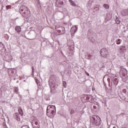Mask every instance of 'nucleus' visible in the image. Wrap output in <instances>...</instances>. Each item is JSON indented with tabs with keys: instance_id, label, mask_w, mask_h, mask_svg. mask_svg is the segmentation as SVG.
I'll return each instance as SVG.
<instances>
[{
	"instance_id": "72a5a7b5",
	"label": "nucleus",
	"mask_w": 128,
	"mask_h": 128,
	"mask_svg": "<svg viewBox=\"0 0 128 128\" xmlns=\"http://www.w3.org/2000/svg\"><path fill=\"white\" fill-rule=\"evenodd\" d=\"M58 32H60V30H58Z\"/></svg>"
},
{
	"instance_id": "4be33fe9",
	"label": "nucleus",
	"mask_w": 128,
	"mask_h": 128,
	"mask_svg": "<svg viewBox=\"0 0 128 128\" xmlns=\"http://www.w3.org/2000/svg\"><path fill=\"white\" fill-rule=\"evenodd\" d=\"M63 86H64V88H66V82L64 81L63 82Z\"/></svg>"
},
{
	"instance_id": "f03ea898",
	"label": "nucleus",
	"mask_w": 128,
	"mask_h": 128,
	"mask_svg": "<svg viewBox=\"0 0 128 128\" xmlns=\"http://www.w3.org/2000/svg\"><path fill=\"white\" fill-rule=\"evenodd\" d=\"M20 12L24 18H28L30 16V11L28 7L25 6H22L20 8Z\"/></svg>"
},
{
	"instance_id": "aec40b11",
	"label": "nucleus",
	"mask_w": 128,
	"mask_h": 128,
	"mask_svg": "<svg viewBox=\"0 0 128 128\" xmlns=\"http://www.w3.org/2000/svg\"><path fill=\"white\" fill-rule=\"evenodd\" d=\"M14 92H16V94H18V88L15 87L14 88Z\"/></svg>"
},
{
	"instance_id": "c85d7f7f",
	"label": "nucleus",
	"mask_w": 128,
	"mask_h": 128,
	"mask_svg": "<svg viewBox=\"0 0 128 128\" xmlns=\"http://www.w3.org/2000/svg\"><path fill=\"white\" fill-rule=\"evenodd\" d=\"M118 42H120V39H118Z\"/></svg>"
},
{
	"instance_id": "dca6fc26",
	"label": "nucleus",
	"mask_w": 128,
	"mask_h": 128,
	"mask_svg": "<svg viewBox=\"0 0 128 128\" xmlns=\"http://www.w3.org/2000/svg\"><path fill=\"white\" fill-rule=\"evenodd\" d=\"M120 50H122V52H124V50H126V46H120Z\"/></svg>"
},
{
	"instance_id": "9b49d317",
	"label": "nucleus",
	"mask_w": 128,
	"mask_h": 128,
	"mask_svg": "<svg viewBox=\"0 0 128 128\" xmlns=\"http://www.w3.org/2000/svg\"><path fill=\"white\" fill-rule=\"evenodd\" d=\"M116 78V76H115L113 78V82L114 84V86L118 85V79Z\"/></svg>"
},
{
	"instance_id": "f257e3e1",
	"label": "nucleus",
	"mask_w": 128,
	"mask_h": 128,
	"mask_svg": "<svg viewBox=\"0 0 128 128\" xmlns=\"http://www.w3.org/2000/svg\"><path fill=\"white\" fill-rule=\"evenodd\" d=\"M90 124L94 128L100 124V118L96 115H94L90 118Z\"/></svg>"
},
{
	"instance_id": "6e6552de",
	"label": "nucleus",
	"mask_w": 128,
	"mask_h": 128,
	"mask_svg": "<svg viewBox=\"0 0 128 128\" xmlns=\"http://www.w3.org/2000/svg\"><path fill=\"white\" fill-rule=\"evenodd\" d=\"M64 4V0H57L56 2V6L57 8H62V6Z\"/></svg>"
},
{
	"instance_id": "39448f33",
	"label": "nucleus",
	"mask_w": 128,
	"mask_h": 128,
	"mask_svg": "<svg viewBox=\"0 0 128 128\" xmlns=\"http://www.w3.org/2000/svg\"><path fill=\"white\" fill-rule=\"evenodd\" d=\"M100 54L103 58H106L110 54L108 53V50L106 48H103L100 50Z\"/></svg>"
},
{
	"instance_id": "1a4fd4ad",
	"label": "nucleus",
	"mask_w": 128,
	"mask_h": 128,
	"mask_svg": "<svg viewBox=\"0 0 128 128\" xmlns=\"http://www.w3.org/2000/svg\"><path fill=\"white\" fill-rule=\"evenodd\" d=\"M86 100H88L90 102H94V97L90 95L87 96Z\"/></svg>"
},
{
	"instance_id": "c756f323",
	"label": "nucleus",
	"mask_w": 128,
	"mask_h": 128,
	"mask_svg": "<svg viewBox=\"0 0 128 128\" xmlns=\"http://www.w3.org/2000/svg\"><path fill=\"white\" fill-rule=\"evenodd\" d=\"M62 30H64V27H62Z\"/></svg>"
},
{
	"instance_id": "20e7f679",
	"label": "nucleus",
	"mask_w": 128,
	"mask_h": 128,
	"mask_svg": "<svg viewBox=\"0 0 128 128\" xmlns=\"http://www.w3.org/2000/svg\"><path fill=\"white\" fill-rule=\"evenodd\" d=\"M120 74L122 78H128V70L126 68H122L120 70Z\"/></svg>"
},
{
	"instance_id": "0eeeda50",
	"label": "nucleus",
	"mask_w": 128,
	"mask_h": 128,
	"mask_svg": "<svg viewBox=\"0 0 128 128\" xmlns=\"http://www.w3.org/2000/svg\"><path fill=\"white\" fill-rule=\"evenodd\" d=\"M33 128H40V122L38 120H35L32 124Z\"/></svg>"
},
{
	"instance_id": "f704fd0d",
	"label": "nucleus",
	"mask_w": 128,
	"mask_h": 128,
	"mask_svg": "<svg viewBox=\"0 0 128 128\" xmlns=\"http://www.w3.org/2000/svg\"><path fill=\"white\" fill-rule=\"evenodd\" d=\"M36 84H38V82L36 81Z\"/></svg>"
},
{
	"instance_id": "f3484780",
	"label": "nucleus",
	"mask_w": 128,
	"mask_h": 128,
	"mask_svg": "<svg viewBox=\"0 0 128 128\" xmlns=\"http://www.w3.org/2000/svg\"><path fill=\"white\" fill-rule=\"evenodd\" d=\"M16 120H18V122H20V116H18V114H16Z\"/></svg>"
},
{
	"instance_id": "7c9ffc66",
	"label": "nucleus",
	"mask_w": 128,
	"mask_h": 128,
	"mask_svg": "<svg viewBox=\"0 0 128 128\" xmlns=\"http://www.w3.org/2000/svg\"><path fill=\"white\" fill-rule=\"evenodd\" d=\"M64 32H65V31L63 30V34H64Z\"/></svg>"
},
{
	"instance_id": "7ed1b4c3",
	"label": "nucleus",
	"mask_w": 128,
	"mask_h": 128,
	"mask_svg": "<svg viewBox=\"0 0 128 128\" xmlns=\"http://www.w3.org/2000/svg\"><path fill=\"white\" fill-rule=\"evenodd\" d=\"M56 112V106L49 105L47 107L46 114L48 116H54Z\"/></svg>"
},
{
	"instance_id": "9d476101",
	"label": "nucleus",
	"mask_w": 128,
	"mask_h": 128,
	"mask_svg": "<svg viewBox=\"0 0 128 128\" xmlns=\"http://www.w3.org/2000/svg\"><path fill=\"white\" fill-rule=\"evenodd\" d=\"M121 14L123 16H128V8L121 11Z\"/></svg>"
},
{
	"instance_id": "cd10ccee",
	"label": "nucleus",
	"mask_w": 128,
	"mask_h": 128,
	"mask_svg": "<svg viewBox=\"0 0 128 128\" xmlns=\"http://www.w3.org/2000/svg\"><path fill=\"white\" fill-rule=\"evenodd\" d=\"M88 58H92V55H90V54H89L88 55Z\"/></svg>"
},
{
	"instance_id": "393cba45",
	"label": "nucleus",
	"mask_w": 128,
	"mask_h": 128,
	"mask_svg": "<svg viewBox=\"0 0 128 128\" xmlns=\"http://www.w3.org/2000/svg\"><path fill=\"white\" fill-rule=\"evenodd\" d=\"M122 92H124V94H126V90L124 89V90H122Z\"/></svg>"
},
{
	"instance_id": "ddd939ff",
	"label": "nucleus",
	"mask_w": 128,
	"mask_h": 128,
	"mask_svg": "<svg viewBox=\"0 0 128 128\" xmlns=\"http://www.w3.org/2000/svg\"><path fill=\"white\" fill-rule=\"evenodd\" d=\"M15 30H16L18 32H20L22 30V28L20 26H16L15 28Z\"/></svg>"
},
{
	"instance_id": "a878e982",
	"label": "nucleus",
	"mask_w": 128,
	"mask_h": 128,
	"mask_svg": "<svg viewBox=\"0 0 128 128\" xmlns=\"http://www.w3.org/2000/svg\"><path fill=\"white\" fill-rule=\"evenodd\" d=\"M117 44H120V41H118Z\"/></svg>"
},
{
	"instance_id": "2f4dec72",
	"label": "nucleus",
	"mask_w": 128,
	"mask_h": 128,
	"mask_svg": "<svg viewBox=\"0 0 128 128\" xmlns=\"http://www.w3.org/2000/svg\"><path fill=\"white\" fill-rule=\"evenodd\" d=\"M113 128H116V126H114Z\"/></svg>"
},
{
	"instance_id": "2eb2a0df",
	"label": "nucleus",
	"mask_w": 128,
	"mask_h": 128,
	"mask_svg": "<svg viewBox=\"0 0 128 128\" xmlns=\"http://www.w3.org/2000/svg\"><path fill=\"white\" fill-rule=\"evenodd\" d=\"M93 108L94 110H98V103L96 102V104L94 105Z\"/></svg>"
},
{
	"instance_id": "f8f14e48",
	"label": "nucleus",
	"mask_w": 128,
	"mask_h": 128,
	"mask_svg": "<svg viewBox=\"0 0 128 128\" xmlns=\"http://www.w3.org/2000/svg\"><path fill=\"white\" fill-rule=\"evenodd\" d=\"M69 2H70V6H78L76 5V2H74V1L70 0Z\"/></svg>"
},
{
	"instance_id": "b1692460",
	"label": "nucleus",
	"mask_w": 128,
	"mask_h": 128,
	"mask_svg": "<svg viewBox=\"0 0 128 128\" xmlns=\"http://www.w3.org/2000/svg\"><path fill=\"white\" fill-rule=\"evenodd\" d=\"M21 128H30V126H22Z\"/></svg>"
},
{
	"instance_id": "4468645a",
	"label": "nucleus",
	"mask_w": 128,
	"mask_h": 128,
	"mask_svg": "<svg viewBox=\"0 0 128 128\" xmlns=\"http://www.w3.org/2000/svg\"><path fill=\"white\" fill-rule=\"evenodd\" d=\"M18 110L20 114L22 116H24V111H22V108H19Z\"/></svg>"
},
{
	"instance_id": "423d86ee",
	"label": "nucleus",
	"mask_w": 128,
	"mask_h": 128,
	"mask_svg": "<svg viewBox=\"0 0 128 128\" xmlns=\"http://www.w3.org/2000/svg\"><path fill=\"white\" fill-rule=\"evenodd\" d=\"M77 30H78V26L76 25L72 26L71 28L70 32H71L72 36H74V34H76Z\"/></svg>"
},
{
	"instance_id": "5701e85b",
	"label": "nucleus",
	"mask_w": 128,
	"mask_h": 128,
	"mask_svg": "<svg viewBox=\"0 0 128 128\" xmlns=\"http://www.w3.org/2000/svg\"><path fill=\"white\" fill-rule=\"evenodd\" d=\"M74 110H71V111H70V114H74Z\"/></svg>"
},
{
	"instance_id": "a211bd4d",
	"label": "nucleus",
	"mask_w": 128,
	"mask_h": 128,
	"mask_svg": "<svg viewBox=\"0 0 128 128\" xmlns=\"http://www.w3.org/2000/svg\"><path fill=\"white\" fill-rule=\"evenodd\" d=\"M116 22L118 24H120V20L118 19V18H116Z\"/></svg>"
},
{
	"instance_id": "412c9836",
	"label": "nucleus",
	"mask_w": 128,
	"mask_h": 128,
	"mask_svg": "<svg viewBox=\"0 0 128 128\" xmlns=\"http://www.w3.org/2000/svg\"><path fill=\"white\" fill-rule=\"evenodd\" d=\"M12 8V6L9 5V6H6V10H8V8Z\"/></svg>"
},
{
	"instance_id": "bb28decb",
	"label": "nucleus",
	"mask_w": 128,
	"mask_h": 128,
	"mask_svg": "<svg viewBox=\"0 0 128 128\" xmlns=\"http://www.w3.org/2000/svg\"><path fill=\"white\" fill-rule=\"evenodd\" d=\"M95 8L96 9V10H100V8H98V7H96Z\"/></svg>"
},
{
	"instance_id": "473e14b6",
	"label": "nucleus",
	"mask_w": 128,
	"mask_h": 128,
	"mask_svg": "<svg viewBox=\"0 0 128 128\" xmlns=\"http://www.w3.org/2000/svg\"><path fill=\"white\" fill-rule=\"evenodd\" d=\"M88 76H90V74H88Z\"/></svg>"
},
{
	"instance_id": "6ab92c4d",
	"label": "nucleus",
	"mask_w": 128,
	"mask_h": 128,
	"mask_svg": "<svg viewBox=\"0 0 128 128\" xmlns=\"http://www.w3.org/2000/svg\"><path fill=\"white\" fill-rule=\"evenodd\" d=\"M103 6L104 8H110V6H108V4H104Z\"/></svg>"
}]
</instances>
